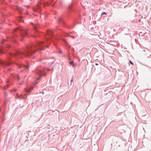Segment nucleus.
<instances>
[{
  "mask_svg": "<svg viewBox=\"0 0 151 151\" xmlns=\"http://www.w3.org/2000/svg\"><path fill=\"white\" fill-rule=\"evenodd\" d=\"M47 34L50 36V37L46 38L45 41L38 42L37 41L34 42L26 44L22 51L15 50L13 53L9 52L6 61L0 60V65L5 67L14 63L17 68L20 69L19 71L20 72H22L23 71L27 72L29 70V64L27 62L23 64L19 59L23 58V56L30 57L38 50H42L45 47L48 46V45H46V43H49L51 41L53 42L55 45V43L53 41L52 32L48 31L47 32Z\"/></svg>",
  "mask_w": 151,
  "mask_h": 151,
  "instance_id": "nucleus-1",
  "label": "nucleus"
},
{
  "mask_svg": "<svg viewBox=\"0 0 151 151\" xmlns=\"http://www.w3.org/2000/svg\"><path fill=\"white\" fill-rule=\"evenodd\" d=\"M32 31L33 33L29 34V33L31 31L22 28L15 29L13 31V33L10 38H8L7 40H3L1 41V43L2 45L0 47V54H2L5 53V52L6 51V49L10 47V46L6 43L8 41H11L13 43H15L16 40V37L22 41L23 40L22 37L24 36L29 37L31 36L35 37L39 36L40 33L38 30V28L40 27V26L38 24L36 25L33 23H32Z\"/></svg>",
  "mask_w": 151,
  "mask_h": 151,
  "instance_id": "nucleus-2",
  "label": "nucleus"
},
{
  "mask_svg": "<svg viewBox=\"0 0 151 151\" xmlns=\"http://www.w3.org/2000/svg\"><path fill=\"white\" fill-rule=\"evenodd\" d=\"M45 70L43 68H42V67L39 66L36 68L35 70V72L36 73L40 76L37 78V80L40 79V77L41 76H45L46 74L45 73Z\"/></svg>",
  "mask_w": 151,
  "mask_h": 151,
  "instance_id": "nucleus-3",
  "label": "nucleus"
},
{
  "mask_svg": "<svg viewBox=\"0 0 151 151\" xmlns=\"http://www.w3.org/2000/svg\"><path fill=\"white\" fill-rule=\"evenodd\" d=\"M27 94H25L24 95H23L22 94H21L19 96H18V94H17L16 96L15 97V98L16 99H24V100H26L27 99Z\"/></svg>",
  "mask_w": 151,
  "mask_h": 151,
  "instance_id": "nucleus-4",
  "label": "nucleus"
},
{
  "mask_svg": "<svg viewBox=\"0 0 151 151\" xmlns=\"http://www.w3.org/2000/svg\"><path fill=\"white\" fill-rule=\"evenodd\" d=\"M57 22L59 24H61L64 25V22L63 21V16L59 17L57 19Z\"/></svg>",
  "mask_w": 151,
  "mask_h": 151,
  "instance_id": "nucleus-5",
  "label": "nucleus"
},
{
  "mask_svg": "<svg viewBox=\"0 0 151 151\" xmlns=\"http://www.w3.org/2000/svg\"><path fill=\"white\" fill-rule=\"evenodd\" d=\"M33 89V87H30L29 89L25 88L24 89V91L27 93H29Z\"/></svg>",
  "mask_w": 151,
  "mask_h": 151,
  "instance_id": "nucleus-6",
  "label": "nucleus"
},
{
  "mask_svg": "<svg viewBox=\"0 0 151 151\" xmlns=\"http://www.w3.org/2000/svg\"><path fill=\"white\" fill-rule=\"evenodd\" d=\"M33 10L35 12H40L41 11V9L40 6H37L35 8L33 9Z\"/></svg>",
  "mask_w": 151,
  "mask_h": 151,
  "instance_id": "nucleus-7",
  "label": "nucleus"
},
{
  "mask_svg": "<svg viewBox=\"0 0 151 151\" xmlns=\"http://www.w3.org/2000/svg\"><path fill=\"white\" fill-rule=\"evenodd\" d=\"M68 9L70 10H74V8L73 7V4H70L68 6Z\"/></svg>",
  "mask_w": 151,
  "mask_h": 151,
  "instance_id": "nucleus-8",
  "label": "nucleus"
},
{
  "mask_svg": "<svg viewBox=\"0 0 151 151\" xmlns=\"http://www.w3.org/2000/svg\"><path fill=\"white\" fill-rule=\"evenodd\" d=\"M23 18V17L22 16H19V17L18 19V20L19 22H24V21L23 20L22 18Z\"/></svg>",
  "mask_w": 151,
  "mask_h": 151,
  "instance_id": "nucleus-9",
  "label": "nucleus"
},
{
  "mask_svg": "<svg viewBox=\"0 0 151 151\" xmlns=\"http://www.w3.org/2000/svg\"><path fill=\"white\" fill-rule=\"evenodd\" d=\"M16 9L19 11H23V9L22 8H20L18 6L16 7Z\"/></svg>",
  "mask_w": 151,
  "mask_h": 151,
  "instance_id": "nucleus-10",
  "label": "nucleus"
},
{
  "mask_svg": "<svg viewBox=\"0 0 151 151\" xmlns=\"http://www.w3.org/2000/svg\"><path fill=\"white\" fill-rule=\"evenodd\" d=\"M73 61H71L69 63V64L70 65H72V66L73 67L75 66V65L73 64Z\"/></svg>",
  "mask_w": 151,
  "mask_h": 151,
  "instance_id": "nucleus-11",
  "label": "nucleus"
},
{
  "mask_svg": "<svg viewBox=\"0 0 151 151\" xmlns=\"http://www.w3.org/2000/svg\"><path fill=\"white\" fill-rule=\"evenodd\" d=\"M62 35L65 36H67L68 34L67 33H63Z\"/></svg>",
  "mask_w": 151,
  "mask_h": 151,
  "instance_id": "nucleus-12",
  "label": "nucleus"
},
{
  "mask_svg": "<svg viewBox=\"0 0 151 151\" xmlns=\"http://www.w3.org/2000/svg\"><path fill=\"white\" fill-rule=\"evenodd\" d=\"M2 114H3V117H4V113H2ZM4 118H3L2 119V123H3V122H4V120H5V119H4Z\"/></svg>",
  "mask_w": 151,
  "mask_h": 151,
  "instance_id": "nucleus-13",
  "label": "nucleus"
},
{
  "mask_svg": "<svg viewBox=\"0 0 151 151\" xmlns=\"http://www.w3.org/2000/svg\"><path fill=\"white\" fill-rule=\"evenodd\" d=\"M15 77V79H17L18 80L19 79V76L18 75H17L16 77Z\"/></svg>",
  "mask_w": 151,
  "mask_h": 151,
  "instance_id": "nucleus-14",
  "label": "nucleus"
},
{
  "mask_svg": "<svg viewBox=\"0 0 151 151\" xmlns=\"http://www.w3.org/2000/svg\"><path fill=\"white\" fill-rule=\"evenodd\" d=\"M147 33L146 32L144 33L143 34V36L145 37H147Z\"/></svg>",
  "mask_w": 151,
  "mask_h": 151,
  "instance_id": "nucleus-15",
  "label": "nucleus"
},
{
  "mask_svg": "<svg viewBox=\"0 0 151 151\" xmlns=\"http://www.w3.org/2000/svg\"><path fill=\"white\" fill-rule=\"evenodd\" d=\"M104 14H105V15H106L107 14V13L106 12H102L101 14V15H103Z\"/></svg>",
  "mask_w": 151,
  "mask_h": 151,
  "instance_id": "nucleus-16",
  "label": "nucleus"
},
{
  "mask_svg": "<svg viewBox=\"0 0 151 151\" xmlns=\"http://www.w3.org/2000/svg\"><path fill=\"white\" fill-rule=\"evenodd\" d=\"M140 63L141 64H142V65H146V62H145V63H142V62H140Z\"/></svg>",
  "mask_w": 151,
  "mask_h": 151,
  "instance_id": "nucleus-17",
  "label": "nucleus"
},
{
  "mask_svg": "<svg viewBox=\"0 0 151 151\" xmlns=\"http://www.w3.org/2000/svg\"><path fill=\"white\" fill-rule=\"evenodd\" d=\"M68 60H70L71 59L70 58L69 56L68 55Z\"/></svg>",
  "mask_w": 151,
  "mask_h": 151,
  "instance_id": "nucleus-18",
  "label": "nucleus"
},
{
  "mask_svg": "<svg viewBox=\"0 0 151 151\" xmlns=\"http://www.w3.org/2000/svg\"><path fill=\"white\" fill-rule=\"evenodd\" d=\"M129 62L130 63L132 64V65H133V63L132 62V61H131V60H129Z\"/></svg>",
  "mask_w": 151,
  "mask_h": 151,
  "instance_id": "nucleus-19",
  "label": "nucleus"
},
{
  "mask_svg": "<svg viewBox=\"0 0 151 151\" xmlns=\"http://www.w3.org/2000/svg\"><path fill=\"white\" fill-rule=\"evenodd\" d=\"M58 52L60 54H61L62 53V51L61 50H59L58 51Z\"/></svg>",
  "mask_w": 151,
  "mask_h": 151,
  "instance_id": "nucleus-20",
  "label": "nucleus"
},
{
  "mask_svg": "<svg viewBox=\"0 0 151 151\" xmlns=\"http://www.w3.org/2000/svg\"><path fill=\"white\" fill-rule=\"evenodd\" d=\"M141 35L142 36H143L142 34V32H140L139 34V36Z\"/></svg>",
  "mask_w": 151,
  "mask_h": 151,
  "instance_id": "nucleus-21",
  "label": "nucleus"
},
{
  "mask_svg": "<svg viewBox=\"0 0 151 151\" xmlns=\"http://www.w3.org/2000/svg\"><path fill=\"white\" fill-rule=\"evenodd\" d=\"M73 79H71V80H70V82H73Z\"/></svg>",
  "mask_w": 151,
  "mask_h": 151,
  "instance_id": "nucleus-22",
  "label": "nucleus"
},
{
  "mask_svg": "<svg viewBox=\"0 0 151 151\" xmlns=\"http://www.w3.org/2000/svg\"><path fill=\"white\" fill-rule=\"evenodd\" d=\"M95 64L96 65H99L97 63H96Z\"/></svg>",
  "mask_w": 151,
  "mask_h": 151,
  "instance_id": "nucleus-23",
  "label": "nucleus"
},
{
  "mask_svg": "<svg viewBox=\"0 0 151 151\" xmlns=\"http://www.w3.org/2000/svg\"><path fill=\"white\" fill-rule=\"evenodd\" d=\"M42 59H40L39 60L40 61H41Z\"/></svg>",
  "mask_w": 151,
  "mask_h": 151,
  "instance_id": "nucleus-24",
  "label": "nucleus"
},
{
  "mask_svg": "<svg viewBox=\"0 0 151 151\" xmlns=\"http://www.w3.org/2000/svg\"><path fill=\"white\" fill-rule=\"evenodd\" d=\"M7 70H8V71H9V70H10V68H9V69L7 68Z\"/></svg>",
  "mask_w": 151,
  "mask_h": 151,
  "instance_id": "nucleus-25",
  "label": "nucleus"
},
{
  "mask_svg": "<svg viewBox=\"0 0 151 151\" xmlns=\"http://www.w3.org/2000/svg\"><path fill=\"white\" fill-rule=\"evenodd\" d=\"M72 38H75V37H74V36H72Z\"/></svg>",
  "mask_w": 151,
  "mask_h": 151,
  "instance_id": "nucleus-26",
  "label": "nucleus"
},
{
  "mask_svg": "<svg viewBox=\"0 0 151 151\" xmlns=\"http://www.w3.org/2000/svg\"><path fill=\"white\" fill-rule=\"evenodd\" d=\"M14 91H16V89H14Z\"/></svg>",
  "mask_w": 151,
  "mask_h": 151,
  "instance_id": "nucleus-27",
  "label": "nucleus"
},
{
  "mask_svg": "<svg viewBox=\"0 0 151 151\" xmlns=\"http://www.w3.org/2000/svg\"><path fill=\"white\" fill-rule=\"evenodd\" d=\"M143 51H144V52H145L146 51V50H143Z\"/></svg>",
  "mask_w": 151,
  "mask_h": 151,
  "instance_id": "nucleus-28",
  "label": "nucleus"
},
{
  "mask_svg": "<svg viewBox=\"0 0 151 151\" xmlns=\"http://www.w3.org/2000/svg\"><path fill=\"white\" fill-rule=\"evenodd\" d=\"M72 85L71 82H70V85Z\"/></svg>",
  "mask_w": 151,
  "mask_h": 151,
  "instance_id": "nucleus-29",
  "label": "nucleus"
},
{
  "mask_svg": "<svg viewBox=\"0 0 151 151\" xmlns=\"http://www.w3.org/2000/svg\"><path fill=\"white\" fill-rule=\"evenodd\" d=\"M6 93L5 92H4V93H5H5Z\"/></svg>",
  "mask_w": 151,
  "mask_h": 151,
  "instance_id": "nucleus-30",
  "label": "nucleus"
}]
</instances>
